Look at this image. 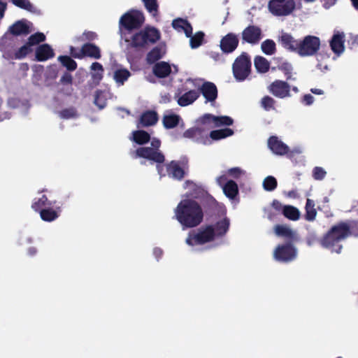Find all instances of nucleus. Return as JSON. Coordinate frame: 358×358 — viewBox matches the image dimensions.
<instances>
[{"instance_id": "f257e3e1", "label": "nucleus", "mask_w": 358, "mask_h": 358, "mask_svg": "<svg viewBox=\"0 0 358 358\" xmlns=\"http://www.w3.org/2000/svg\"><path fill=\"white\" fill-rule=\"evenodd\" d=\"M229 220L224 217L217 221L215 225L206 224L189 232L185 243L189 246L202 245L213 242L215 238L224 236L229 228Z\"/></svg>"}, {"instance_id": "f03ea898", "label": "nucleus", "mask_w": 358, "mask_h": 358, "mask_svg": "<svg viewBox=\"0 0 358 358\" xmlns=\"http://www.w3.org/2000/svg\"><path fill=\"white\" fill-rule=\"evenodd\" d=\"M203 215L201 206L192 199L181 201L175 210L176 218L183 229L199 226L203 222Z\"/></svg>"}, {"instance_id": "7ed1b4c3", "label": "nucleus", "mask_w": 358, "mask_h": 358, "mask_svg": "<svg viewBox=\"0 0 358 358\" xmlns=\"http://www.w3.org/2000/svg\"><path fill=\"white\" fill-rule=\"evenodd\" d=\"M351 234L350 226L348 223L341 222L334 225L321 239V245L332 252L340 253L342 245L339 243Z\"/></svg>"}, {"instance_id": "20e7f679", "label": "nucleus", "mask_w": 358, "mask_h": 358, "mask_svg": "<svg viewBox=\"0 0 358 358\" xmlns=\"http://www.w3.org/2000/svg\"><path fill=\"white\" fill-rule=\"evenodd\" d=\"M161 145V141L157 138H153L151 141V147H139L135 150L130 152L132 158H143L148 159L151 164L156 163L157 172L162 174V167L160 163H164L165 156L159 150Z\"/></svg>"}, {"instance_id": "39448f33", "label": "nucleus", "mask_w": 358, "mask_h": 358, "mask_svg": "<svg viewBox=\"0 0 358 358\" xmlns=\"http://www.w3.org/2000/svg\"><path fill=\"white\" fill-rule=\"evenodd\" d=\"M252 63L249 54L243 52L234 60L232 64V73L237 81L245 80L251 73Z\"/></svg>"}, {"instance_id": "423d86ee", "label": "nucleus", "mask_w": 358, "mask_h": 358, "mask_svg": "<svg viewBox=\"0 0 358 358\" xmlns=\"http://www.w3.org/2000/svg\"><path fill=\"white\" fill-rule=\"evenodd\" d=\"M296 8L295 0H269L268 11L275 17H286L292 14Z\"/></svg>"}, {"instance_id": "0eeeda50", "label": "nucleus", "mask_w": 358, "mask_h": 358, "mask_svg": "<svg viewBox=\"0 0 358 358\" xmlns=\"http://www.w3.org/2000/svg\"><path fill=\"white\" fill-rule=\"evenodd\" d=\"M297 256V249L294 242L279 244L273 251V258L279 262L289 263L294 261Z\"/></svg>"}, {"instance_id": "6e6552de", "label": "nucleus", "mask_w": 358, "mask_h": 358, "mask_svg": "<svg viewBox=\"0 0 358 358\" xmlns=\"http://www.w3.org/2000/svg\"><path fill=\"white\" fill-rule=\"evenodd\" d=\"M143 14L138 10H131L123 14L120 19V27L131 31L139 29L144 23Z\"/></svg>"}, {"instance_id": "1a4fd4ad", "label": "nucleus", "mask_w": 358, "mask_h": 358, "mask_svg": "<svg viewBox=\"0 0 358 358\" xmlns=\"http://www.w3.org/2000/svg\"><path fill=\"white\" fill-rule=\"evenodd\" d=\"M320 40L315 36H306L300 40L297 54L301 57H310L316 55L320 50Z\"/></svg>"}, {"instance_id": "9d476101", "label": "nucleus", "mask_w": 358, "mask_h": 358, "mask_svg": "<svg viewBox=\"0 0 358 358\" xmlns=\"http://www.w3.org/2000/svg\"><path fill=\"white\" fill-rule=\"evenodd\" d=\"M185 164H187V161H186L185 163L176 160H172L166 164L164 163H160L162 167V174L159 172L157 173L160 178L169 176L173 179L182 180L185 177V172L181 165L185 166Z\"/></svg>"}, {"instance_id": "9b49d317", "label": "nucleus", "mask_w": 358, "mask_h": 358, "mask_svg": "<svg viewBox=\"0 0 358 358\" xmlns=\"http://www.w3.org/2000/svg\"><path fill=\"white\" fill-rule=\"evenodd\" d=\"M263 37L261 28L256 25H248L241 32L242 43L256 45Z\"/></svg>"}, {"instance_id": "f8f14e48", "label": "nucleus", "mask_w": 358, "mask_h": 358, "mask_svg": "<svg viewBox=\"0 0 358 358\" xmlns=\"http://www.w3.org/2000/svg\"><path fill=\"white\" fill-rule=\"evenodd\" d=\"M268 147L276 155H287L289 157L294 156V151H291L289 148L275 136L269 137Z\"/></svg>"}, {"instance_id": "ddd939ff", "label": "nucleus", "mask_w": 358, "mask_h": 358, "mask_svg": "<svg viewBox=\"0 0 358 358\" xmlns=\"http://www.w3.org/2000/svg\"><path fill=\"white\" fill-rule=\"evenodd\" d=\"M203 124L210 125V127H219L221 126H231L234 120L229 116H215L212 114H205L201 117Z\"/></svg>"}, {"instance_id": "4468645a", "label": "nucleus", "mask_w": 358, "mask_h": 358, "mask_svg": "<svg viewBox=\"0 0 358 358\" xmlns=\"http://www.w3.org/2000/svg\"><path fill=\"white\" fill-rule=\"evenodd\" d=\"M239 38L236 34L229 32L222 37L220 41V48L223 53L227 55L234 52L238 48Z\"/></svg>"}, {"instance_id": "2eb2a0df", "label": "nucleus", "mask_w": 358, "mask_h": 358, "mask_svg": "<svg viewBox=\"0 0 358 358\" xmlns=\"http://www.w3.org/2000/svg\"><path fill=\"white\" fill-rule=\"evenodd\" d=\"M269 92L275 96L284 99L290 96V85L285 81L275 80L268 87Z\"/></svg>"}, {"instance_id": "dca6fc26", "label": "nucleus", "mask_w": 358, "mask_h": 358, "mask_svg": "<svg viewBox=\"0 0 358 358\" xmlns=\"http://www.w3.org/2000/svg\"><path fill=\"white\" fill-rule=\"evenodd\" d=\"M200 92L202 94L206 101H215L217 97V88L216 85L211 82H204L201 87Z\"/></svg>"}, {"instance_id": "f3484780", "label": "nucleus", "mask_w": 358, "mask_h": 358, "mask_svg": "<svg viewBox=\"0 0 358 358\" xmlns=\"http://www.w3.org/2000/svg\"><path fill=\"white\" fill-rule=\"evenodd\" d=\"M159 120L158 115L155 110L143 112L138 120L137 127H147L155 125Z\"/></svg>"}, {"instance_id": "a211bd4d", "label": "nucleus", "mask_w": 358, "mask_h": 358, "mask_svg": "<svg viewBox=\"0 0 358 358\" xmlns=\"http://www.w3.org/2000/svg\"><path fill=\"white\" fill-rule=\"evenodd\" d=\"M36 59L38 62H44L55 56L53 49L49 44L44 43L37 47L35 51Z\"/></svg>"}, {"instance_id": "6ab92c4d", "label": "nucleus", "mask_w": 358, "mask_h": 358, "mask_svg": "<svg viewBox=\"0 0 358 358\" xmlns=\"http://www.w3.org/2000/svg\"><path fill=\"white\" fill-rule=\"evenodd\" d=\"M141 30V32H143V35L147 45L150 44H154L160 39V31L154 27L147 26Z\"/></svg>"}, {"instance_id": "aec40b11", "label": "nucleus", "mask_w": 358, "mask_h": 358, "mask_svg": "<svg viewBox=\"0 0 358 358\" xmlns=\"http://www.w3.org/2000/svg\"><path fill=\"white\" fill-rule=\"evenodd\" d=\"M300 40H296L290 34L283 33L280 38L281 45L287 50L297 53Z\"/></svg>"}, {"instance_id": "412c9836", "label": "nucleus", "mask_w": 358, "mask_h": 358, "mask_svg": "<svg viewBox=\"0 0 358 358\" xmlns=\"http://www.w3.org/2000/svg\"><path fill=\"white\" fill-rule=\"evenodd\" d=\"M83 58L90 57L99 59L101 57V49L99 46L92 43H86L82 45Z\"/></svg>"}, {"instance_id": "4be33fe9", "label": "nucleus", "mask_w": 358, "mask_h": 358, "mask_svg": "<svg viewBox=\"0 0 358 358\" xmlns=\"http://www.w3.org/2000/svg\"><path fill=\"white\" fill-rule=\"evenodd\" d=\"M274 232L276 236L287 239V242H294L297 239L296 233L286 225L276 224Z\"/></svg>"}, {"instance_id": "5701e85b", "label": "nucleus", "mask_w": 358, "mask_h": 358, "mask_svg": "<svg viewBox=\"0 0 358 358\" xmlns=\"http://www.w3.org/2000/svg\"><path fill=\"white\" fill-rule=\"evenodd\" d=\"M171 24L176 31H183L187 37L191 36L193 28L187 20L178 17L173 20Z\"/></svg>"}, {"instance_id": "b1692460", "label": "nucleus", "mask_w": 358, "mask_h": 358, "mask_svg": "<svg viewBox=\"0 0 358 358\" xmlns=\"http://www.w3.org/2000/svg\"><path fill=\"white\" fill-rule=\"evenodd\" d=\"M344 37L343 33H337L334 34L331 41L330 46L332 51L337 54L341 55L344 51Z\"/></svg>"}, {"instance_id": "393cba45", "label": "nucleus", "mask_w": 358, "mask_h": 358, "mask_svg": "<svg viewBox=\"0 0 358 358\" xmlns=\"http://www.w3.org/2000/svg\"><path fill=\"white\" fill-rule=\"evenodd\" d=\"M171 72V66L166 62H159L153 66L154 74L159 78H164Z\"/></svg>"}, {"instance_id": "a878e982", "label": "nucleus", "mask_w": 358, "mask_h": 358, "mask_svg": "<svg viewBox=\"0 0 358 358\" xmlns=\"http://www.w3.org/2000/svg\"><path fill=\"white\" fill-rule=\"evenodd\" d=\"M199 96V92L192 90L183 94L178 98L177 101L180 106H187L194 102Z\"/></svg>"}, {"instance_id": "bb28decb", "label": "nucleus", "mask_w": 358, "mask_h": 358, "mask_svg": "<svg viewBox=\"0 0 358 358\" xmlns=\"http://www.w3.org/2000/svg\"><path fill=\"white\" fill-rule=\"evenodd\" d=\"M128 46L134 48L136 50H140L143 48H145L147 45L145 43V38L143 35V32L141 30L136 32L131 36V40Z\"/></svg>"}, {"instance_id": "cd10ccee", "label": "nucleus", "mask_w": 358, "mask_h": 358, "mask_svg": "<svg viewBox=\"0 0 358 358\" xmlns=\"http://www.w3.org/2000/svg\"><path fill=\"white\" fill-rule=\"evenodd\" d=\"M9 31L13 36L27 35L30 32L29 26L22 20H18L13 24L10 27Z\"/></svg>"}, {"instance_id": "c85d7f7f", "label": "nucleus", "mask_w": 358, "mask_h": 358, "mask_svg": "<svg viewBox=\"0 0 358 358\" xmlns=\"http://www.w3.org/2000/svg\"><path fill=\"white\" fill-rule=\"evenodd\" d=\"M165 54V50L161 45L154 47L150 52H148L146 56V61L148 64H152L155 63L163 57Z\"/></svg>"}, {"instance_id": "c756f323", "label": "nucleus", "mask_w": 358, "mask_h": 358, "mask_svg": "<svg viewBox=\"0 0 358 358\" xmlns=\"http://www.w3.org/2000/svg\"><path fill=\"white\" fill-rule=\"evenodd\" d=\"M55 203L56 201H49L46 195H43L41 198L34 200L31 208L36 212L41 213V210L52 206Z\"/></svg>"}, {"instance_id": "7c9ffc66", "label": "nucleus", "mask_w": 358, "mask_h": 358, "mask_svg": "<svg viewBox=\"0 0 358 358\" xmlns=\"http://www.w3.org/2000/svg\"><path fill=\"white\" fill-rule=\"evenodd\" d=\"M181 120L180 115L176 114L164 115L162 119V123L166 129H173L179 124Z\"/></svg>"}, {"instance_id": "2f4dec72", "label": "nucleus", "mask_w": 358, "mask_h": 358, "mask_svg": "<svg viewBox=\"0 0 358 358\" xmlns=\"http://www.w3.org/2000/svg\"><path fill=\"white\" fill-rule=\"evenodd\" d=\"M224 194L229 199H234L238 194V187L236 182L230 180L223 187Z\"/></svg>"}, {"instance_id": "473e14b6", "label": "nucleus", "mask_w": 358, "mask_h": 358, "mask_svg": "<svg viewBox=\"0 0 358 358\" xmlns=\"http://www.w3.org/2000/svg\"><path fill=\"white\" fill-rule=\"evenodd\" d=\"M255 67L257 72L265 73L268 71L270 63L262 56H256L254 59Z\"/></svg>"}, {"instance_id": "72a5a7b5", "label": "nucleus", "mask_w": 358, "mask_h": 358, "mask_svg": "<svg viewBox=\"0 0 358 358\" xmlns=\"http://www.w3.org/2000/svg\"><path fill=\"white\" fill-rule=\"evenodd\" d=\"M132 140L137 144L143 145L150 141V135L144 130H136L132 133Z\"/></svg>"}, {"instance_id": "f704fd0d", "label": "nucleus", "mask_w": 358, "mask_h": 358, "mask_svg": "<svg viewBox=\"0 0 358 358\" xmlns=\"http://www.w3.org/2000/svg\"><path fill=\"white\" fill-rule=\"evenodd\" d=\"M90 69L94 72L92 73V78L94 82L99 84L103 77V67L101 64L99 62H93L90 66Z\"/></svg>"}, {"instance_id": "c9c22d12", "label": "nucleus", "mask_w": 358, "mask_h": 358, "mask_svg": "<svg viewBox=\"0 0 358 358\" xmlns=\"http://www.w3.org/2000/svg\"><path fill=\"white\" fill-rule=\"evenodd\" d=\"M234 134V131L230 128H224L217 130H213L210 132V137L214 141H219Z\"/></svg>"}, {"instance_id": "e433bc0d", "label": "nucleus", "mask_w": 358, "mask_h": 358, "mask_svg": "<svg viewBox=\"0 0 358 358\" xmlns=\"http://www.w3.org/2000/svg\"><path fill=\"white\" fill-rule=\"evenodd\" d=\"M40 216L41 220L45 222H52L55 220L59 215V213L52 208L50 206L41 210Z\"/></svg>"}, {"instance_id": "4c0bfd02", "label": "nucleus", "mask_w": 358, "mask_h": 358, "mask_svg": "<svg viewBox=\"0 0 358 358\" xmlns=\"http://www.w3.org/2000/svg\"><path fill=\"white\" fill-rule=\"evenodd\" d=\"M57 59L69 71H73L78 67L76 62L70 56L60 55L58 57Z\"/></svg>"}, {"instance_id": "58836bf2", "label": "nucleus", "mask_w": 358, "mask_h": 358, "mask_svg": "<svg viewBox=\"0 0 358 358\" xmlns=\"http://www.w3.org/2000/svg\"><path fill=\"white\" fill-rule=\"evenodd\" d=\"M305 209L306 220L310 222L315 220L317 215V211L315 208V202L312 199H307Z\"/></svg>"}, {"instance_id": "ea45409f", "label": "nucleus", "mask_w": 358, "mask_h": 358, "mask_svg": "<svg viewBox=\"0 0 358 358\" xmlns=\"http://www.w3.org/2000/svg\"><path fill=\"white\" fill-rule=\"evenodd\" d=\"M282 214L285 217L293 221L298 220L300 217L299 210L292 206H285L283 207Z\"/></svg>"}, {"instance_id": "a19ab883", "label": "nucleus", "mask_w": 358, "mask_h": 358, "mask_svg": "<svg viewBox=\"0 0 358 358\" xmlns=\"http://www.w3.org/2000/svg\"><path fill=\"white\" fill-rule=\"evenodd\" d=\"M205 34L201 31H197L194 35H191L189 38V45L191 48L196 49L201 46L204 41Z\"/></svg>"}, {"instance_id": "79ce46f5", "label": "nucleus", "mask_w": 358, "mask_h": 358, "mask_svg": "<svg viewBox=\"0 0 358 358\" xmlns=\"http://www.w3.org/2000/svg\"><path fill=\"white\" fill-rule=\"evenodd\" d=\"M131 73L126 69H117L114 72V80L119 85H123L130 77Z\"/></svg>"}, {"instance_id": "37998d69", "label": "nucleus", "mask_w": 358, "mask_h": 358, "mask_svg": "<svg viewBox=\"0 0 358 358\" xmlns=\"http://www.w3.org/2000/svg\"><path fill=\"white\" fill-rule=\"evenodd\" d=\"M145 9L153 17H157L159 13V5L157 0H141Z\"/></svg>"}, {"instance_id": "c03bdc74", "label": "nucleus", "mask_w": 358, "mask_h": 358, "mask_svg": "<svg viewBox=\"0 0 358 358\" xmlns=\"http://www.w3.org/2000/svg\"><path fill=\"white\" fill-rule=\"evenodd\" d=\"M261 48L264 54L272 55L276 51V45L272 39H266L262 43Z\"/></svg>"}, {"instance_id": "a18cd8bd", "label": "nucleus", "mask_w": 358, "mask_h": 358, "mask_svg": "<svg viewBox=\"0 0 358 358\" xmlns=\"http://www.w3.org/2000/svg\"><path fill=\"white\" fill-rule=\"evenodd\" d=\"M278 69L283 72L285 74L287 80H294L295 78H292V72L293 70L292 66L290 63L287 62H282L278 65Z\"/></svg>"}, {"instance_id": "49530a36", "label": "nucleus", "mask_w": 358, "mask_h": 358, "mask_svg": "<svg viewBox=\"0 0 358 358\" xmlns=\"http://www.w3.org/2000/svg\"><path fill=\"white\" fill-rule=\"evenodd\" d=\"M32 52V48L30 45L27 42L24 45L20 48L15 52L14 57L16 59H21L27 57Z\"/></svg>"}, {"instance_id": "de8ad7c7", "label": "nucleus", "mask_w": 358, "mask_h": 358, "mask_svg": "<svg viewBox=\"0 0 358 358\" xmlns=\"http://www.w3.org/2000/svg\"><path fill=\"white\" fill-rule=\"evenodd\" d=\"M277 180L271 176L266 177L263 181V187L266 191H273L277 187Z\"/></svg>"}, {"instance_id": "09e8293b", "label": "nucleus", "mask_w": 358, "mask_h": 358, "mask_svg": "<svg viewBox=\"0 0 358 358\" xmlns=\"http://www.w3.org/2000/svg\"><path fill=\"white\" fill-rule=\"evenodd\" d=\"M45 40V36L41 32H37L31 35L27 40V43L31 46H34L43 42Z\"/></svg>"}, {"instance_id": "8fccbe9b", "label": "nucleus", "mask_w": 358, "mask_h": 358, "mask_svg": "<svg viewBox=\"0 0 358 358\" xmlns=\"http://www.w3.org/2000/svg\"><path fill=\"white\" fill-rule=\"evenodd\" d=\"M59 117L62 119H70L78 117V113L75 108L70 107L64 108L59 113Z\"/></svg>"}, {"instance_id": "3c124183", "label": "nucleus", "mask_w": 358, "mask_h": 358, "mask_svg": "<svg viewBox=\"0 0 358 358\" xmlns=\"http://www.w3.org/2000/svg\"><path fill=\"white\" fill-rule=\"evenodd\" d=\"M10 2L15 6L28 11H32L34 9L29 0H10Z\"/></svg>"}, {"instance_id": "603ef678", "label": "nucleus", "mask_w": 358, "mask_h": 358, "mask_svg": "<svg viewBox=\"0 0 358 358\" xmlns=\"http://www.w3.org/2000/svg\"><path fill=\"white\" fill-rule=\"evenodd\" d=\"M94 103L99 109H103L106 106V99L103 97V92L101 90L96 91Z\"/></svg>"}, {"instance_id": "864d4df0", "label": "nucleus", "mask_w": 358, "mask_h": 358, "mask_svg": "<svg viewBox=\"0 0 358 358\" xmlns=\"http://www.w3.org/2000/svg\"><path fill=\"white\" fill-rule=\"evenodd\" d=\"M275 101L269 96H264L261 101L262 106L267 111L274 109Z\"/></svg>"}, {"instance_id": "5fc2aeb1", "label": "nucleus", "mask_w": 358, "mask_h": 358, "mask_svg": "<svg viewBox=\"0 0 358 358\" xmlns=\"http://www.w3.org/2000/svg\"><path fill=\"white\" fill-rule=\"evenodd\" d=\"M225 53H223L222 51L221 52H215L211 51L208 52L209 57L213 59L215 62H219V63H224L226 61L225 58Z\"/></svg>"}, {"instance_id": "6e6d98bb", "label": "nucleus", "mask_w": 358, "mask_h": 358, "mask_svg": "<svg viewBox=\"0 0 358 358\" xmlns=\"http://www.w3.org/2000/svg\"><path fill=\"white\" fill-rule=\"evenodd\" d=\"M327 174V172L320 166H315L313 170V177L315 180H322Z\"/></svg>"}, {"instance_id": "4d7b16f0", "label": "nucleus", "mask_w": 358, "mask_h": 358, "mask_svg": "<svg viewBox=\"0 0 358 358\" xmlns=\"http://www.w3.org/2000/svg\"><path fill=\"white\" fill-rule=\"evenodd\" d=\"M200 134V129L196 127H192L187 129L183 133V137L187 138H192L195 137L197 134Z\"/></svg>"}, {"instance_id": "13d9d810", "label": "nucleus", "mask_w": 358, "mask_h": 358, "mask_svg": "<svg viewBox=\"0 0 358 358\" xmlns=\"http://www.w3.org/2000/svg\"><path fill=\"white\" fill-rule=\"evenodd\" d=\"M59 82L62 85H67L71 86L73 83V76L69 72H64L61 77Z\"/></svg>"}, {"instance_id": "bf43d9fd", "label": "nucleus", "mask_w": 358, "mask_h": 358, "mask_svg": "<svg viewBox=\"0 0 358 358\" xmlns=\"http://www.w3.org/2000/svg\"><path fill=\"white\" fill-rule=\"evenodd\" d=\"M69 53L71 55L70 57L76 59H82L83 54H82V48L79 50L73 46H70L69 48Z\"/></svg>"}, {"instance_id": "052dcab7", "label": "nucleus", "mask_w": 358, "mask_h": 358, "mask_svg": "<svg viewBox=\"0 0 358 358\" xmlns=\"http://www.w3.org/2000/svg\"><path fill=\"white\" fill-rule=\"evenodd\" d=\"M243 171L239 167L231 168L228 170V174L234 178H238Z\"/></svg>"}, {"instance_id": "680f3d73", "label": "nucleus", "mask_w": 358, "mask_h": 358, "mask_svg": "<svg viewBox=\"0 0 358 358\" xmlns=\"http://www.w3.org/2000/svg\"><path fill=\"white\" fill-rule=\"evenodd\" d=\"M83 35L85 40L89 41H92L97 38V34L95 32L91 31H85Z\"/></svg>"}, {"instance_id": "e2e57ef3", "label": "nucleus", "mask_w": 358, "mask_h": 358, "mask_svg": "<svg viewBox=\"0 0 358 358\" xmlns=\"http://www.w3.org/2000/svg\"><path fill=\"white\" fill-rule=\"evenodd\" d=\"M313 101H314V97L310 94H305L303 96L302 102L306 106L311 105L313 103Z\"/></svg>"}, {"instance_id": "0e129e2a", "label": "nucleus", "mask_w": 358, "mask_h": 358, "mask_svg": "<svg viewBox=\"0 0 358 358\" xmlns=\"http://www.w3.org/2000/svg\"><path fill=\"white\" fill-rule=\"evenodd\" d=\"M317 241V238L315 236V234H310L306 237V243H307V244L309 246L313 245V244H315Z\"/></svg>"}, {"instance_id": "69168bd1", "label": "nucleus", "mask_w": 358, "mask_h": 358, "mask_svg": "<svg viewBox=\"0 0 358 358\" xmlns=\"http://www.w3.org/2000/svg\"><path fill=\"white\" fill-rule=\"evenodd\" d=\"M272 206L277 211L283 210L284 206H282L281 203L278 200L274 199L272 202Z\"/></svg>"}, {"instance_id": "338daca9", "label": "nucleus", "mask_w": 358, "mask_h": 358, "mask_svg": "<svg viewBox=\"0 0 358 358\" xmlns=\"http://www.w3.org/2000/svg\"><path fill=\"white\" fill-rule=\"evenodd\" d=\"M6 8L7 3L0 0V20L3 17Z\"/></svg>"}, {"instance_id": "774afa93", "label": "nucleus", "mask_w": 358, "mask_h": 358, "mask_svg": "<svg viewBox=\"0 0 358 358\" xmlns=\"http://www.w3.org/2000/svg\"><path fill=\"white\" fill-rule=\"evenodd\" d=\"M153 255L158 260L163 255V250L161 248H155L153 250Z\"/></svg>"}]
</instances>
